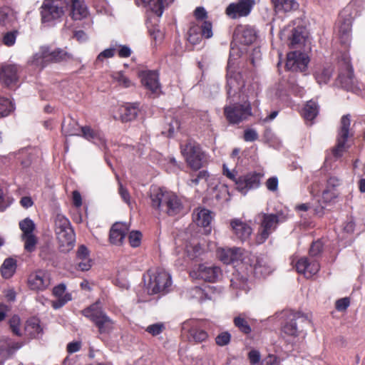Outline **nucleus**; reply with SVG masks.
I'll use <instances>...</instances> for the list:
<instances>
[{
  "mask_svg": "<svg viewBox=\"0 0 365 365\" xmlns=\"http://www.w3.org/2000/svg\"><path fill=\"white\" fill-rule=\"evenodd\" d=\"M150 198L153 209L169 216L181 213L184 208L182 200L175 192L163 190L162 188L153 189Z\"/></svg>",
  "mask_w": 365,
  "mask_h": 365,
  "instance_id": "obj_1",
  "label": "nucleus"
},
{
  "mask_svg": "<svg viewBox=\"0 0 365 365\" xmlns=\"http://www.w3.org/2000/svg\"><path fill=\"white\" fill-rule=\"evenodd\" d=\"M53 229L61 252L66 253L73 250L76 242V234L70 220L62 214L54 217Z\"/></svg>",
  "mask_w": 365,
  "mask_h": 365,
  "instance_id": "obj_2",
  "label": "nucleus"
},
{
  "mask_svg": "<svg viewBox=\"0 0 365 365\" xmlns=\"http://www.w3.org/2000/svg\"><path fill=\"white\" fill-rule=\"evenodd\" d=\"M89 319L101 334H110L115 329V322L104 311L100 301H97L81 311Z\"/></svg>",
  "mask_w": 365,
  "mask_h": 365,
  "instance_id": "obj_3",
  "label": "nucleus"
},
{
  "mask_svg": "<svg viewBox=\"0 0 365 365\" xmlns=\"http://www.w3.org/2000/svg\"><path fill=\"white\" fill-rule=\"evenodd\" d=\"M148 282H145V289L148 294L164 295L170 291L172 284L170 274L162 267L150 269L147 272Z\"/></svg>",
  "mask_w": 365,
  "mask_h": 365,
  "instance_id": "obj_4",
  "label": "nucleus"
},
{
  "mask_svg": "<svg viewBox=\"0 0 365 365\" xmlns=\"http://www.w3.org/2000/svg\"><path fill=\"white\" fill-rule=\"evenodd\" d=\"M66 0H43L39 11L41 21L46 26H53L65 14Z\"/></svg>",
  "mask_w": 365,
  "mask_h": 365,
  "instance_id": "obj_5",
  "label": "nucleus"
},
{
  "mask_svg": "<svg viewBox=\"0 0 365 365\" xmlns=\"http://www.w3.org/2000/svg\"><path fill=\"white\" fill-rule=\"evenodd\" d=\"M282 213H264L261 212L258 215L259 220V228L255 237V242L257 245L263 244L274 232L279 225L282 222Z\"/></svg>",
  "mask_w": 365,
  "mask_h": 365,
  "instance_id": "obj_6",
  "label": "nucleus"
},
{
  "mask_svg": "<svg viewBox=\"0 0 365 365\" xmlns=\"http://www.w3.org/2000/svg\"><path fill=\"white\" fill-rule=\"evenodd\" d=\"M182 331L190 342L202 343L209 338L210 323L202 319H189L183 322Z\"/></svg>",
  "mask_w": 365,
  "mask_h": 365,
  "instance_id": "obj_7",
  "label": "nucleus"
},
{
  "mask_svg": "<svg viewBox=\"0 0 365 365\" xmlns=\"http://www.w3.org/2000/svg\"><path fill=\"white\" fill-rule=\"evenodd\" d=\"M181 153L187 165L193 170H198L206 161V154L200 145L193 140H188L180 145Z\"/></svg>",
  "mask_w": 365,
  "mask_h": 365,
  "instance_id": "obj_8",
  "label": "nucleus"
},
{
  "mask_svg": "<svg viewBox=\"0 0 365 365\" xmlns=\"http://www.w3.org/2000/svg\"><path fill=\"white\" fill-rule=\"evenodd\" d=\"M310 315L300 312H291L282 326V332L290 336H298L311 324Z\"/></svg>",
  "mask_w": 365,
  "mask_h": 365,
  "instance_id": "obj_9",
  "label": "nucleus"
},
{
  "mask_svg": "<svg viewBox=\"0 0 365 365\" xmlns=\"http://www.w3.org/2000/svg\"><path fill=\"white\" fill-rule=\"evenodd\" d=\"M252 115V107L250 103L243 104L236 103L224 108V115L230 124H239Z\"/></svg>",
  "mask_w": 365,
  "mask_h": 365,
  "instance_id": "obj_10",
  "label": "nucleus"
},
{
  "mask_svg": "<svg viewBox=\"0 0 365 365\" xmlns=\"http://www.w3.org/2000/svg\"><path fill=\"white\" fill-rule=\"evenodd\" d=\"M212 35L211 21L202 22L201 25L192 23L187 32V41L192 45H197L202 41V38H210Z\"/></svg>",
  "mask_w": 365,
  "mask_h": 365,
  "instance_id": "obj_11",
  "label": "nucleus"
},
{
  "mask_svg": "<svg viewBox=\"0 0 365 365\" xmlns=\"http://www.w3.org/2000/svg\"><path fill=\"white\" fill-rule=\"evenodd\" d=\"M262 175L259 173L251 172L237 177L235 182L236 189L243 195L250 190L259 187Z\"/></svg>",
  "mask_w": 365,
  "mask_h": 365,
  "instance_id": "obj_12",
  "label": "nucleus"
},
{
  "mask_svg": "<svg viewBox=\"0 0 365 365\" xmlns=\"http://www.w3.org/2000/svg\"><path fill=\"white\" fill-rule=\"evenodd\" d=\"M255 4V0H237V2L230 4L225 14L232 19L247 16Z\"/></svg>",
  "mask_w": 365,
  "mask_h": 365,
  "instance_id": "obj_13",
  "label": "nucleus"
},
{
  "mask_svg": "<svg viewBox=\"0 0 365 365\" xmlns=\"http://www.w3.org/2000/svg\"><path fill=\"white\" fill-rule=\"evenodd\" d=\"M309 62L308 56L301 51H294L287 53L285 67L292 71H304Z\"/></svg>",
  "mask_w": 365,
  "mask_h": 365,
  "instance_id": "obj_14",
  "label": "nucleus"
},
{
  "mask_svg": "<svg viewBox=\"0 0 365 365\" xmlns=\"http://www.w3.org/2000/svg\"><path fill=\"white\" fill-rule=\"evenodd\" d=\"M38 257L43 261L47 266L56 267L59 263L58 255L55 250L53 244L50 240H46L38 247Z\"/></svg>",
  "mask_w": 365,
  "mask_h": 365,
  "instance_id": "obj_15",
  "label": "nucleus"
},
{
  "mask_svg": "<svg viewBox=\"0 0 365 365\" xmlns=\"http://www.w3.org/2000/svg\"><path fill=\"white\" fill-rule=\"evenodd\" d=\"M141 83L153 98L158 96L161 93L159 76L155 71H145L140 73Z\"/></svg>",
  "mask_w": 365,
  "mask_h": 365,
  "instance_id": "obj_16",
  "label": "nucleus"
},
{
  "mask_svg": "<svg viewBox=\"0 0 365 365\" xmlns=\"http://www.w3.org/2000/svg\"><path fill=\"white\" fill-rule=\"evenodd\" d=\"M295 268L298 273L304 274L306 278H310L319 272L320 265L317 259L302 257L296 262Z\"/></svg>",
  "mask_w": 365,
  "mask_h": 365,
  "instance_id": "obj_17",
  "label": "nucleus"
},
{
  "mask_svg": "<svg viewBox=\"0 0 365 365\" xmlns=\"http://www.w3.org/2000/svg\"><path fill=\"white\" fill-rule=\"evenodd\" d=\"M51 283L48 274L42 269L31 273L28 278V285L31 290H45Z\"/></svg>",
  "mask_w": 365,
  "mask_h": 365,
  "instance_id": "obj_18",
  "label": "nucleus"
},
{
  "mask_svg": "<svg viewBox=\"0 0 365 365\" xmlns=\"http://www.w3.org/2000/svg\"><path fill=\"white\" fill-rule=\"evenodd\" d=\"M193 273L197 278L208 282H215L221 275L222 271L217 266L201 264Z\"/></svg>",
  "mask_w": 365,
  "mask_h": 365,
  "instance_id": "obj_19",
  "label": "nucleus"
},
{
  "mask_svg": "<svg viewBox=\"0 0 365 365\" xmlns=\"http://www.w3.org/2000/svg\"><path fill=\"white\" fill-rule=\"evenodd\" d=\"M230 227L235 237L242 242L249 240L252 234V227L240 219L232 220Z\"/></svg>",
  "mask_w": 365,
  "mask_h": 365,
  "instance_id": "obj_20",
  "label": "nucleus"
},
{
  "mask_svg": "<svg viewBox=\"0 0 365 365\" xmlns=\"http://www.w3.org/2000/svg\"><path fill=\"white\" fill-rule=\"evenodd\" d=\"M254 29L245 25H238L234 31L233 38L241 44L250 45L256 40Z\"/></svg>",
  "mask_w": 365,
  "mask_h": 365,
  "instance_id": "obj_21",
  "label": "nucleus"
},
{
  "mask_svg": "<svg viewBox=\"0 0 365 365\" xmlns=\"http://www.w3.org/2000/svg\"><path fill=\"white\" fill-rule=\"evenodd\" d=\"M66 287L64 284L61 283L53 288L52 294L57 298L56 300L51 302V307L54 309H58L63 307L67 302L72 299L71 294L66 292Z\"/></svg>",
  "mask_w": 365,
  "mask_h": 365,
  "instance_id": "obj_22",
  "label": "nucleus"
},
{
  "mask_svg": "<svg viewBox=\"0 0 365 365\" xmlns=\"http://www.w3.org/2000/svg\"><path fill=\"white\" fill-rule=\"evenodd\" d=\"M217 257L224 264H229L242 259V250L239 247L220 248L217 251Z\"/></svg>",
  "mask_w": 365,
  "mask_h": 365,
  "instance_id": "obj_23",
  "label": "nucleus"
},
{
  "mask_svg": "<svg viewBox=\"0 0 365 365\" xmlns=\"http://www.w3.org/2000/svg\"><path fill=\"white\" fill-rule=\"evenodd\" d=\"M41 58L45 61L57 63L71 58V55L61 48H56L51 51L49 48H42Z\"/></svg>",
  "mask_w": 365,
  "mask_h": 365,
  "instance_id": "obj_24",
  "label": "nucleus"
},
{
  "mask_svg": "<svg viewBox=\"0 0 365 365\" xmlns=\"http://www.w3.org/2000/svg\"><path fill=\"white\" fill-rule=\"evenodd\" d=\"M71 4L70 16L74 21L81 20L88 16V9L83 0H66V9Z\"/></svg>",
  "mask_w": 365,
  "mask_h": 365,
  "instance_id": "obj_25",
  "label": "nucleus"
},
{
  "mask_svg": "<svg viewBox=\"0 0 365 365\" xmlns=\"http://www.w3.org/2000/svg\"><path fill=\"white\" fill-rule=\"evenodd\" d=\"M80 133L79 136L95 144L103 145L106 143L104 136L98 129H94L89 125H86L81 127Z\"/></svg>",
  "mask_w": 365,
  "mask_h": 365,
  "instance_id": "obj_26",
  "label": "nucleus"
},
{
  "mask_svg": "<svg viewBox=\"0 0 365 365\" xmlns=\"http://www.w3.org/2000/svg\"><path fill=\"white\" fill-rule=\"evenodd\" d=\"M76 265L78 270L88 271L92 266V261L89 257V251L88 248L82 245L78 247L76 252Z\"/></svg>",
  "mask_w": 365,
  "mask_h": 365,
  "instance_id": "obj_27",
  "label": "nucleus"
},
{
  "mask_svg": "<svg viewBox=\"0 0 365 365\" xmlns=\"http://www.w3.org/2000/svg\"><path fill=\"white\" fill-rule=\"evenodd\" d=\"M128 231V227L125 224L120 222L113 224L109 235L110 243L118 245H121Z\"/></svg>",
  "mask_w": 365,
  "mask_h": 365,
  "instance_id": "obj_28",
  "label": "nucleus"
},
{
  "mask_svg": "<svg viewBox=\"0 0 365 365\" xmlns=\"http://www.w3.org/2000/svg\"><path fill=\"white\" fill-rule=\"evenodd\" d=\"M193 221L197 225L204 228L208 227L206 230L207 234L210 232V225L212 221L211 212L207 209H200L195 210L192 214Z\"/></svg>",
  "mask_w": 365,
  "mask_h": 365,
  "instance_id": "obj_29",
  "label": "nucleus"
},
{
  "mask_svg": "<svg viewBox=\"0 0 365 365\" xmlns=\"http://www.w3.org/2000/svg\"><path fill=\"white\" fill-rule=\"evenodd\" d=\"M139 112V103H125L120 108V119L123 122L131 121L138 115Z\"/></svg>",
  "mask_w": 365,
  "mask_h": 365,
  "instance_id": "obj_30",
  "label": "nucleus"
},
{
  "mask_svg": "<svg viewBox=\"0 0 365 365\" xmlns=\"http://www.w3.org/2000/svg\"><path fill=\"white\" fill-rule=\"evenodd\" d=\"M20 347L21 345L19 343L0 341V365H2Z\"/></svg>",
  "mask_w": 365,
  "mask_h": 365,
  "instance_id": "obj_31",
  "label": "nucleus"
},
{
  "mask_svg": "<svg viewBox=\"0 0 365 365\" xmlns=\"http://www.w3.org/2000/svg\"><path fill=\"white\" fill-rule=\"evenodd\" d=\"M4 82L7 87H12L18 81V69L14 65H7L3 68Z\"/></svg>",
  "mask_w": 365,
  "mask_h": 365,
  "instance_id": "obj_32",
  "label": "nucleus"
},
{
  "mask_svg": "<svg viewBox=\"0 0 365 365\" xmlns=\"http://www.w3.org/2000/svg\"><path fill=\"white\" fill-rule=\"evenodd\" d=\"M276 12H289L295 11L299 4L295 0H271Z\"/></svg>",
  "mask_w": 365,
  "mask_h": 365,
  "instance_id": "obj_33",
  "label": "nucleus"
},
{
  "mask_svg": "<svg viewBox=\"0 0 365 365\" xmlns=\"http://www.w3.org/2000/svg\"><path fill=\"white\" fill-rule=\"evenodd\" d=\"M174 0H147V4L144 6H148L150 10L158 17H160L164 10Z\"/></svg>",
  "mask_w": 365,
  "mask_h": 365,
  "instance_id": "obj_34",
  "label": "nucleus"
},
{
  "mask_svg": "<svg viewBox=\"0 0 365 365\" xmlns=\"http://www.w3.org/2000/svg\"><path fill=\"white\" fill-rule=\"evenodd\" d=\"M251 319L243 313L238 314L233 319V324L243 334L248 335L252 332L250 326Z\"/></svg>",
  "mask_w": 365,
  "mask_h": 365,
  "instance_id": "obj_35",
  "label": "nucleus"
},
{
  "mask_svg": "<svg viewBox=\"0 0 365 365\" xmlns=\"http://www.w3.org/2000/svg\"><path fill=\"white\" fill-rule=\"evenodd\" d=\"M342 126L339 128L337 144L330 151L327 152L325 162L331 163L339 158L342 155Z\"/></svg>",
  "mask_w": 365,
  "mask_h": 365,
  "instance_id": "obj_36",
  "label": "nucleus"
},
{
  "mask_svg": "<svg viewBox=\"0 0 365 365\" xmlns=\"http://www.w3.org/2000/svg\"><path fill=\"white\" fill-rule=\"evenodd\" d=\"M350 115H344V153L354 144V131L349 128Z\"/></svg>",
  "mask_w": 365,
  "mask_h": 365,
  "instance_id": "obj_37",
  "label": "nucleus"
},
{
  "mask_svg": "<svg viewBox=\"0 0 365 365\" xmlns=\"http://www.w3.org/2000/svg\"><path fill=\"white\" fill-rule=\"evenodd\" d=\"M319 113V106L313 101H307L302 110V116L307 122L312 124V120L317 116Z\"/></svg>",
  "mask_w": 365,
  "mask_h": 365,
  "instance_id": "obj_38",
  "label": "nucleus"
},
{
  "mask_svg": "<svg viewBox=\"0 0 365 365\" xmlns=\"http://www.w3.org/2000/svg\"><path fill=\"white\" fill-rule=\"evenodd\" d=\"M16 261L13 258H6L1 267V273L4 279L11 278L15 273Z\"/></svg>",
  "mask_w": 365,
  "mask_h": 365,
  "instance_id": "obj_39",
  "label": "nucleus"
},
{
  "mask_svg": "<svg viewBox=\"0 0 365 365\" xmlns=\"http://www.w3.org/2000/svg\"><path fill=\"white\" fill-rule=\"evenodd\" d=\"M21 240L24 242V249L26 252L32 253L36 250L38 237L35 234L21 236Z\"/></svg>",
  "mask_w": 365,
  "mask_h": 365,
  "instance_id": "obj_40",
  "label": "nucleus"
},
{
  "mask_svg": "<svg viewBox=\"0 0 365 365\" xmlns=\"http://www.w3.org/2000/svg\"><path fill=\"white\" fill-rule=\"evenodd\" d=\"M19 225L20 230L22 232L21 236L34 234V231L36 230V225L30 218L26 217L20 221Z\"/></svg>",
  "mask_w": 365,
  "mask_h": 365,
  "instance_id": "obj_41",
  "label": "nucleus"
},
{
  "mask_svg": "<svg viewBox=\"0 0 365 365\" xmlns=\"http://www.w3.org/2000/svg\"><path fill=\"white\" fill-rule=\"evenodd\" d=\"M230 286L233 289L240 290H247V279L239 274H234L230 279Z\"/></svg>",
  "mask_w": 365,
  "mask_h": 365,
  "instance_id": "obj_42",
  "label": "nucleus"
},
{
  "mask_svg": "<svg viewBox=\"0 0 365 365\" xmlns=\"http://www.w3.org/2000/svg\"><path fill=\"white\" fill-rule=\"evenodd\" d=\"M14 109L12 103L8 98L0 97V118L8 116Z\"/></svg>",
  "mask_w": 365,
  "mask_h": 365,
  "instance_id": "obj_43",
  "label": "nucleus"
},
{
  "mask_svg": "<svg viewBox=\"0 0 365 365\" xmlns=\"http://www.w3.org/2000/svg\"><path fill=\"white\" fill-rule=\"evenodd\" d=\"M111 77L113 81L116 82L120 86L129 88L132 86L130 80L123 72H115L111 75Z\"/></svg>",
  "mask_w": 365,
  "mask_h": 365,
  "instance_id": "obj_44",
  "label": "nucleus"
},
{
  "mask_svg": "<svg viewBox=\"0 0 365 365\" xmlns=\"http://www.w3.org/2000/svg\"><path fill=\"white\" fill-rule=\"evenodd\" d=\"M304 37L299 29H294L292 35L289 37V45L292 48H295L297 45L303 43Z\"/></svg>",
  "mask_w": 365,
  "mask_h": 365,
  "instance_id": "obj_45",
  "label": "nucleus"
},
{
  "mask_svg": "<svg viewBox=\"0 0 365 365\" xmlns=\"http://www.w3.org/2000/svg\"><path fill=\"white\" fill-rule=\"evenodd\" d=\"M9 324L10 329L11 330L12 333L14 335H16L18 336H21L22 335V333L21 331V319L20 317L14 314L11 317V319L9 321Z\"/></svg>",
  "mask_w": 365,
  "mask_h": 365,
  "instance_id": "obj_46",
  "label": "nucleus"
},
{
  "mask_svg": "<svg viewBox=\"0 0 365 365\" xmlns=\"http://www.w3.org/2000/svg\"><path fill=\"white\" fill-rule=\"evenodd\" d=\"M323 250V244L320 240L315 241L311 245L309 250V257L311 259H316L318 257Z\"/></svg>",
  "mask_w": 365,
  "mask_h": 365,
  "instance_id": "obj_47",
  "label": "nucleus"
},
{
  "mask_svg": "<svg viewBox=\"0 0 365 365\" xmlns=\"http://www.w3.org/2000/svg\"><path fill=\"white\" fill-rule=\"evenodd\" d=\"M19 32L16 30L6 32L4 34L2 42L6 46H12L15 44Z\"/></svg>",
  "mask_w": 365,
  "mask_h": 365,
  "instance_id": "obj_48",
  "label": "nucleus"
},
{
  "mask_svg": "<svg viewBox=\"0 0 365 365\" xmlns=\"http://www.w3.org/2000/svg\"><path fill=\"white\" fill-rule=\"evenodd\" d=\"M142 234L139 231H132L128 235V241L131 247H138L141 244Z\"/></svg>",
  "mask_w": 365,
  "mask_h": 365,
  "instance_id": "obj_49",
  "label": "nucleus"
},
{
  "mask_svg": "<svg viewBox=\"0 0 365 365\" xmlns=\"http://www.w3.org/2000/svg\"><path fill=\"white\" fill-rule=\"evenodd\" d=\"M165 329V325L163 323H155L147 327L145 331L152 336H155L161 334Z\"/></svg>",
  "mask_w": 365,
  "mask_h": 365,
  "instance_id": "obj_50",
  "label": "nucleus"
},
{
  "mask_svg": "<svg viewBox=\"0 0 365 365\" xmlns=\"http://www.w3.org/2000/svg\"><path fill=\"white\" fill-rule=\"evenodd\" d=\"M193 14H194V16H195L196 21H202V23L205 22V21H210L209 20H207V18H208L207 12L206 11V10L205 9L204 7H202V6L197 7L194 11Z\"/></svg>",
  "mask_w": 365,
  "mask_h": 365,
  "instance_id": "obj_51",
  "label": "nucleus"
},
{
  "mask_svg": "<svg viewBox=\"0 0 365 365\" xmlns=\"http://www.w3.org/2000/svg\"><path fill=\"white\" fill-rule=\"evenodd\" d=\"M77 125V123L73 121L70 122L68 125H66L65 123H62V129L65 132L66 135H80V133H77L78 130V128H76Z\"/></svg>",
  "mask_w": 365,
  "mask_h": 365,
  "instance_id": "obj_52",
  "label": "nucleus"
},
{
  "mask_svg": "<svg viewBox=\"0 0 365 365\" xmlns=\"http://www.w3.org/2000/svg\"><path fill=\"white\" fill-rule=\"evenodd\" d=\"M231 339V335L227 331L218 334L215 338V342L218 346H222L228 344Z\"/></svg>",
  "mask_w": 365,
  "mask_h": 365,
  "instance_id": "obj_53",
  "label": "nucleus"
},
{
  "mask_svg": "<svg viewBox=\"0 0 365 365\" xmlns=\"http://www.w3.org/2000/svg\"><path fill=\"white\" fill-rule=\"evenodd\" d=\"M187 250L189 257L191 259H195V258L199 257L202 253V247L199 244L195 245L193 246L187 247Z\"/></svg>",
  "mask_w": 365,
  "mask_h": 365,
  "instance_id": "obj_54",
  "label": "nucleus"
},
{
  "mask_svg": "<svg viewBox=\"0 0 365 365\" xmlns=\"http://www.w3.org/2000/svg\"><path fill=\"white\" fill-rule=\"evenodd\" d=\"M243 138L246 142H253L257 140L258 134L255 130L248 128L244 131Z\"/></svg>",
  "mask_w": 365,
  "mask_h": 365,
  "instance_id": "obj_55",
  "label": "nucleus"
},
{
  "mask_svg": "<svg viewBox=\"0 0 365 365\" xmlns=\"http://www.w3.org/2000/svg\"><path fill=\"white\" fill-rule=\"evenodd\" d=\"M343 61H344V70L345 69L347 71L348 78H349L350 80H352V78H354V71H353L352 66L350 63L349 58H348L344 55Z\"/></svg>",
  "mask_w": 365,
  "mask_h": 365,
  "instance_id": "obj_56",
  "label": "nucleus"
},
{
  "mask_svg": "<svg viewBox=\"0 0 365 365\" xmlns=\"http://www.w3.org/2000/svg\"><path fill=\"white\" fill-rule=\"evenodd\" d=\"M115 53V48H109L107 49H105L102 52L99 53V55L97 57V61H103V58H111L114 56Z\"/></svg>",
  "mask_w": 365,
  "mask_h": 365,
  "instance_id": "obj_57",
  "label": "nucleus"
},
{
  "mask_svg": "<svg viewBox=\"0 0 365 365\" xmlns=\"http://www.w3.org/2000/svg\"><path fill=\"white\" fill-rule=\"evenodd\" d=\"M209 178V173L207 170H201L198 173L196 178H192L190 180L191 182L195 185H197L201 180H207Z\"/></svg>",
  "mask_w": 365,
  "mask_h": 365,
  "instance_id": "obj_58",
  "label": "nucleus"
},
{
  "mask_svg": "<svg viewBox=\"0 0 365 365\" xmlns=\"http://www.w3.org/2000/svg\"><path fill=\"white\" fill-rule=\"evenodd\" d=\"M266 187L270 191H276L278 188V179L277 177H272L267 179Z\"/></svg>",
  "mask_w": 365,
  "mask_h": 365,
  "instance_id": "obj_59",
  "label": "nucleus"
},
{
  "mask_svg": "<svg viewBox=\"0 0 365 365\" xmlns=\"http://www.w3.org/2000/svg\"><path fill=\"white\" fill-rule=\"evenodd\" d=\"M81 344L79 341H72L68 344L66 349L69 354L78 351L81 349Z\"/></svg>",
  "mask_w": 365,
  "mask_h": 365,
  "instance_id": "obj_60",
  "label": "nucleus"
},
{
  "mask_svg": "<svg viewBox=\"0 0 365 365\" xmlns=\"http://www.w3.org/2000/svg\"><path fill=\"white\" fill-rule=\"evenodd\" d=\"M248 358L251 364H255L259 361L260 354L259 351L256 350H252L248 354Z\"/></svg>",
  "mask_w": 365,
  "mask_h": 365,
  "instance_id": "obj_61",
  "label": "nucleus"
},
{
  "mask_svg": "<svg viewBox=\"0 0 365 365\" xmlns=\"http://www.w3.org/2000/svg\"><path fill=\"white\" fill-rule=\"evenodd\" d=\"M131 51L127 46H120L118 51V55L120 58H128L130 56Z\"/></svg>",
  "mask_w": 365,
  "mask_h": 365,
  "instance_id": "obj_62",
  "label": "nucleus"
},
{
  "mask_svg": "<svg viewBox=\"0 0 365 365\" xmlns=\"http://www.w3.org/2000/svg\"><path fill=\"white\" fill-rule=\"evenodd\" d=\"M73 203V205L79 207L82 205V199L80 192L77 190H74L72 193Z\"/></svg>",
  "mask_w": 365,
  "mask_h": 365,
  "instance_id": "obj_63",
  "label": "nucleus"
},
{
  "mask_svg": "<svg viewBox=\"0 0 365 365\" xmlns=\"http://www.w3.org/2000/svg\"><path fill=\"white\" fill-rule=\"evenodd\" d=\"M119 193L123 200L127 204L130 203V196L126 188H124L122 185L119 187Z\"/></svg>",
  "mask_w": 365,
  "mask_h": 365,
  "instance_id": "obj_64",
  "label": "nucleus"
}]
</instances>
